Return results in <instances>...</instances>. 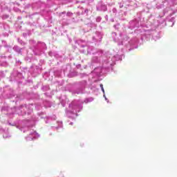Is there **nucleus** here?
Instances as JSON below:
<instances>
[{"label": "nucleus", "mask_w": 177, "mask_h": 177, "mask_svg": "<svg viewBox=\"0 0 177 177\" xmlns=\"http://www.w3.org/2000/svg\"><path fill=\"white\" fill-rule=\"evenodd\" d=\"M102 92H104V88L102 87V88H101Z\"/></svg>", "instance_id": "2"}, {"label": "nucleus", "mask_w": 177, "mask_h": 177, "mask_svg": "<svg viewBox=\"0 0 177 177\" xmlns=\"http://www.w3.org/2000/svg\"><path fill=\"white\" fill-rule=\"evenodd\" d=\"M101 89L103 88V84H100Z\"/></svg>", "instance_id": "1"}]
</instances>
